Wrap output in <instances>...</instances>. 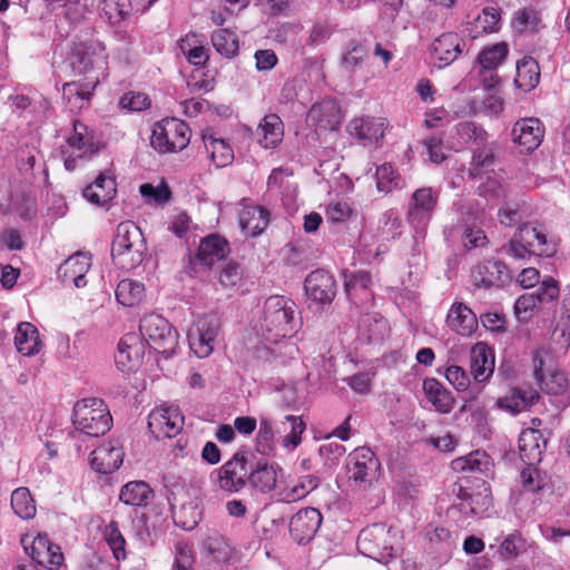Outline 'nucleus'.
Segmentation results:
<instances>
[{"label": "nucleus", "mask_w": 570, "mask_h": 570, "mask_svg": "<svg viewBox=\"0 0 570 570\" xmlns=\"http://www.w3.org/2000/svg\"><path fill=\"white\" fill-rule=\"evenodd\" d=\"M423 393L428 402L440 413H450L454 405V399L436 379L429 377L423 381Z\"/></svg>", "instance_id": "37"}, {"label": "nucleus", "mask_w": 570, "mask_h": 570, "mask_svg": "<svg viewBox=\"0 0 570 570\" xmlns=\"http://www.w3.org/2000/svg\"><path fill=\"white\" fill-rule=\"evenodd\" d=\"M540 399L537 389L532 386H517L512 387L504 396L495 400L498 409L510 413L518 414L528 411Z\"/></svg>", "instance_id": "22"}, {"label": "nucleus", "mask_w": 570, "mask_h": 570, "mask_svg": "<svg viewBox=\"0 0 570 570\" xmlns=\"http://www.w3.org/2000/svg\"><path fill=\"white\" fill-rule=\"evenodd\" d=\"M376 186L380 191L391 193L401 186V177L390 164L376 169Z\"/></svg>", "instance_id": "51"}, {"label": "nucleus", "mask_w": 570, "mask_h": 570, "mask_svg": "<svg viewBox=\"0 0 570 570\" xmlns=\"http://www.w3.org/2000/svg\"><path fill=\"white\" fill-rule=\"evenodd\" d=\"M544 127L538 118H523L512 128L513 141L521 147V153H531L537 149L543 139Z\"/></svg>", "instance_id": "21"}, {"label": "nucleus", "mask_w": 570, "mask_h": 570, "mask_svg": "<svg viewBox=\"0 0 570 570\" xmlns=\"http://www.w3.org/2000/svg\"><path fill=\"white\" fill-rule=\"evenodd\" d=\"M130 12V0H100L99 2L100 17L111 26H116L127 19Z\"/></svg>", "instance_id": "45"}, {"label": "nucleus", "mask_w": 570, "mask_h": 570, "mask_svg": "<svg viewBox=\"0 0 570 570\" xmlns=\"http://www.w3.org/2000/svg\"><path fill=\"white\" fill-rule=\"evenodd\" d=\"M323 521L322 513L315 508H304L289 520L291 537L298 544L309 542L317 533Z\"/></svg>", "instance_id": "15"}, {"label": "nucleus", "mask_w": 570, "mask_h": 570, "mask_svg": "<svg viewBox=\"0 0 570 570\" xmlns=\"http://www.w3.org/2000/svg\"><path fill=\"white\" fill-rule=\"evenodd\" d=\"M284 476V469L276 462L259 461L249 471V485L262 494L277 490L278 481Z\"/></svg>", "instance_id": "20"}, {"label": "nucleus", "mask_w": 570, "mask_h": 570, "mask_svg": "<svg viewBox=\"0 0 570 570\" xmlns=\"http://www.w3.org/2000/svg\"><path fill=\"white\" fill-rule=\"evenodd\" d=\"M445 377L449 383L459 392L466 391L470 385L468 373L458 365H451L445 371Z\"/></svg>", "instance_id": "63"}, {"label": "nucleus", "mask_w": 570, "mask_h": 570, "mask_svg": "<svg viewBox=\"0 0 570 570\" xmlns=\"http://www.w3.org/2000/svg\"><path fill=\"white\" fill-rule=\"evenodd\" d=\"M439 203V191L432 187H421L413 191L407 203L406 219L414 229L413 254L420 255L428 226Z\"/></svg>", "instance_id": "3"}, {"label": "nucleus", "mask_w": 570, "mask_h": 570, "mask_svg": "<svg viewBox=\"0 0 570 570\" xmlns=\"http://www.w3.org/2000/svg\"><path fill=\"white\" fill-rule=\"evenodd\" d=\"M396 532L384 523H374L364 528L356 541L358 551L379 562L387 563L397 552Z\"/></svg>", "instance_id": "4"}, {"label": "nucleus", "mask_w": 570, "mask_h": 570, "mask_svg": "<svg viewBox=\"0 0 570 570\" xmlns=\"http://www.w3.org/2000/svg\"><path fill=\"white\" fill-rule=\"evenodd\" d=\"M190 141L188 125L177 118H165L156 122L150 137L151 147L160 153L181 151Z\"/></svg>", "instance_id": "6"}, {"label": "nucleus", "mask_w": 570, "mask_h": 570, "mask_svg": "<svg viewBox=\"0 0 570 570\" xmlns=\"http://www.w3.org/2000/svg\"><path fill=\"white\" fill-rule=\"evenodd\" d=\"M218 331L219 320L215 315H204L190 327L189 346L198 357L204 358L212 354Z\"/></svg>", "instance_id": "10"}, {"label": "nucleus", "mask_w": 570, "mask_h": 570, "mask_svg": "<svg viewBox=\"0 0 570 570\" xmlns=\"http://www.w3.org/2000/svg\"><path fill=\"white\" fill-rule=\"evenodd\" d=\"M119 106L129 111H142L149 108L150 99L144 92L130 91L120 98Z\"/></svg>", "instance_id": "61"}, {"label": "nucleus", "mask_w": 570, "mask_h": 570, "mask_svg": "<svg viewBox=\"0 0 570 570\" xmlns=\"http://www.w3.org/2000/svg\"><path fill=\"white\" fill-rule=\"evenodd\" d=\"M371 282V275L364 271L345 274L346 294L355 304L366 305L373 299Z\"/></svg>", "instance_id": "35"}, {"label": "nucleus", "mask_w": 570, "mask_h": 570, "mask_svg": "<svg viewBox=\"0 0 570 570\" xmlns=\"http://www.w3.org/2000/svg\"><path fill=\"white\" fill-rule=\"evenodd\" d=\"M532 294L541 305L552 303L560 294L559 282L551 276H546Z\"/></svg>", "instance_id": "53"}, {"label": "nucleus", "mask_w": 570, "mask_h": 570, "mask_svg": "<svg viewBox=\"0 0 570 570\" xmlns=\"http://www.w3.org/2000/svg\"><path fill=\"white\" fill-rule=\"evenodd\" d=\"M295 315L296 305L287 297L275 295L265 301L259 320V335L272 354L293 356L296 347L286 340L296 333Z\"/></svg>", "instance_id": "1"}, {"label": "nucleus", "mask_w": 570, "mask_h": 570, "mask_svg": "<svg viewBox=\"0 0 570 570\" xmlns=\"http://www.w3.org/2000/svg\"><path fill=\"white\" fill-rule=\"evenodd\" d=\"M184 426V416L177 406L161 405L148 416V428L156 439L174 438Z\"/></svg>", "instance_id": "12"}, {"label": "nucleus", "mask_w": 570, "mask_h": 570, "mask_svg": "<svg viewBox=\"0 0 570 570\" xmlns=\"http://www.w3.org/2000/svg\"><path fill=\"white\" fill-rule=\"evenodd\" d=\"M494 163V147L487 144L473 153L470 175L476 177L481 170L489 168Z\"/></svg>", "instance_id": "54"}, {"label": "nucleus", "mask_w": 570, "mask_h": 570, "mask_svg": "<svg viewBox=\"0 0 570 570\" xmlns=\"http://www.w3.org/2000/svg\"><path fill=\"white\" fill-rule=\"evenodd\" d=\"M527 244L520 239L517 233H514L513 237L510 242L501 247V253L515 259V261H528L532 255H534Z\"/></svg>", "instance_id": "56"}, {"label": "nucleus", "mask_w": 570, "mask_h": 570, "mask_svg": "<svg viewBox=\"0 0 570 570\" xmlns=\"http://www.w3.org/2000/svg\"><path fill=\"white\" fill-rule=\"evenodd\" d=\"M145 252L146 243L140 228L130 220L120 223L111 245L114 263L125 271H131L141 264Z\"/></svg>", "instance_id": "2"}, {"label": "nucleus", "mask_w": 570, "mask_h": 570, "mask_svg": "<svg viewBox=\"0 0 570 570\" xmlns=\"http://www.w3.org/2000/svg\"><path fill=\"white\" fill-rule=\"evenodd\" d=\"M140 338L154 351L169 357L177 346V332L169 322L158 314H149L141 318Z\"/></svg>", "instance_id": "7"}, {"label": "nucleus", "mask_w": 570, "mask_h": 570, "mask_svg": "<svg viewBox=\"0 0 570 570\" xmlns=\"http://www.w3.org/2000/svg\"><path fill=\"white\" fill-rule=\"evenodd\" d=\"M320 485V479L313 474H305L295 481L288 482L276 492L277 500L284 503H294L306 498Z\"/></svg>", "instance_id": "33"}, {"label": "nucleus", "mask_w": 570, "mask_h": 570, "mask_svg": "<svg viewBox=\"0 0 570 570\" xmlns=\"http://www.w3.org/2000/svg\"><path fill=\"white\" fill-rule=\"evenodd\" d=\"M254 135L259 146L275 149L283 141L284 122L278 115L268 114L261 119Z\"/></svg>", "instance_id": "29"}, {"label": "nucleus", "mask_w": 570, "mask_h": 570, "mask_svg": "<svg viewBox=\"0 0 570 570\" xmlns=\"http://www.w3.org/2000/svg\"><path fill=\"white\" fill-rule=\"evenodd\" d=\"M534 255L550 257L557 252V244L548 236L546 228L538 223H525L517 232Z\"/></svg>", "instance_id": "18"}, {"label": "nucleus", "mask_w": 570, "mask_h": 570, "mask_svg": "<svg viewBox=\"0 0 570 570\" xmlns=\"http://www.w3.org/2000/svg\"><path fill=\"white\" fill-rule=\"evenodd\" d=\"M91 266L90 256L86 253L78 252L69 256L58 268V277L66 284H73L80 288L86 286L85 279Z\"/></svg>", "instance_id": "27"}, {"label": "nucleus", "mask_w": 570, "mask_h": 570, "mask_svg": "<svg viewBox=\"0 0 570 570\" xmlns=\"http://www.w3.org/2000/svg\"><path fill=\"white\" fill-rule=\"evenodd\" d=\"M17 351L24 356H32L40 352L42 342L37 327L29 322H21L14 334Z\"/></svg>", "instance_id": "39"}, {"label": "nucleus", "mask_w": 570, "mask_h": 570, "mask_svg": "<svg viewBox=\"0 0 570 570\" xmlns=\"http://www.w3.org/2000/svg\"><path fill=\"white\" fill-rule=\"evenodd\" d=\"M98 82V77H95L83 81H71L63 85L62 97L70 111H78L89 106Z\"/></svg>", "instance_id": "25"}, {"label": "nucleus", "mask_w": 570, "mask_h": 570, "mask_svg": "<svg viewBox=\"0 0 570 570\" xmlns=\"http://www.w3.org/2000/svg\"><path fill=\"white\" fill-rule=\"evenodd\" d=\"M116 191L115 179L106 174H100L83 189L82 196L94 205L105 206L115 197Z\"/></svg>", "instance_id": "36"}, {"label": "nucleus", "mask_w": 570, "mask_h": 570, "mask_svg": "<svg viewBox=\"0 0 570 570\" xmlns=\"http://www.w3.org/2000/svg\"><path fill=\"white\" fill-rule=\"evenodd\" d=\"M488 464V455L484 452L475 451L453 460L451 465L455 472H483Z\"/></svg>", "instance_id": "48"}, {"label": "nucleus", "mask_w": 570, "mask_h": 570, "mask_svg": "<svg viewBox=\"0 0 570 570\" xmlns=\"http://www.w3.org/2000/svg\"><path fill=\"white\" fill-rule=\"evenodd\" d=\"M194 554L190 544L179 541L175 547V559L171 570H191Z\"/></svg>", "instance_id": "60"}, {"label": "nucleus", "mask_w": 570, "mask_h": 570, "mask_svg": "<svg viewBox=\"0 0 570 570\" xmlns=\"http://www.w3.org/2000/svg\"><path fill=\"white\" fill-rule=\"evenodd\" d=\"M305 293L307 297L318 304L328 305L336 295V282L332 274L324 269H316L305 278Z\"/></svg>", "instance_id": "17"}, {"label": "nucleus", "mask_w": 570, "mask_h": 570, "mask_svg": "<svg viewBox=\"0 0 570 570\" xmlns=\"http://www.w3.org/2000/svg\"><path fill=\"white\" fill-rule=\"evenodd\" d=\"M229 253L228 242L218 236L209 235L202 239L197 258L206 266H212L216 262L224 259Z\"/></svg>", "instance_id": "38"}, {"label": "nucleus", "mask_w": 570, "mask_h": 570, "mask_svg": "<svg viewBox=\"0 0 570 570\" xmlns=\"http://www.w3.org/2000/svg\"><path fill=\"white\" fill-rule=\"evenodd\" d=\"M124 455L120 443L117 440H109L92 451L90 464L98 473H111L119 469Z\"/></svg>", "instance_id": "23"}, {"label": "nucleus", "mask_w": 570, "mask_h": 570, "mask_svg": "<svg viewBox=\"0 0 570 570\" xmlns=\"http://www.w3.org/2000/svg\"><path fill=\"white\" fill-rule=\"evenodd\" d=\"M458 497L461 500L460 510L472 515H482L492 505L491 490L484 481L481 482L475 493H471L460 485Z\"/></svg>", "instance_id": "32"}, {"label": "nucleus", "mask_w": 570, "mask_h": 570, "mask_svg": "<svg viewBox=\"0 0 570 570\" xmlns=\"http://www.w3.org/2000/svg\"><path fill=\"white\" fill-rule=\"evenodd\" d=\"M218 488L228 493L242 491L249 483L247 458L244 452H236L232 459L217 470Z\"/></svg>", "instance_id": "11"}, {"label": "nucleus", "mask_w": 570, "mask_h": 570, "mask_svg": "<svg viewBox=\"0 0 570 570\" xmlns=\"http://www.w3.org/2000/svg\"><path fill=\"white\" fill-rule=\"evenodd\" d=\"M353 215V208L347 202H331L326 206V219L332 224L345 223Z\"/></svg>", "instance_id": "59"}, {"label": "nucleus", "mask_w": 570, "mask_h": 570, "mask_svg": "<svg viewBox=\"0 0 570 570\" xmlns=\"http://www.w3.org/2000/svg\"><path fill=\"white\" fill-rule=\"evenodd\" d=\"M115 295L119 304L131 307L142 301L145 286L138 281L126 278L118 283Z\"/></svg>", "instance_id": "44"}, {"label": "nucleus", "mask_w": 570, "mask_h": 570, "mask_svg": "<svg viewBox=\"0 0 570 570\" xmlns=\"http://www.w3.org/2000/svg\"><path fill=\"white\" fill-rule=\"evenodd\" d=\"M508 46L503 42L495 43L490 48L483 49L479 53V63L484 70L492 71L505 59Z\"/></svg>", "instance_id": "50"}, {"label": "nucleus", "mask_w": 570, "mask_h": 570, "mask_svg": "<svg viewBox=\"0 0 570 570\" xmlns=\"http://www.w3.org/2000/svg\"><path fill=\"white\" fill-rule=\"evenodd\" d=\"M541 304L532 293H527L515 301L514 312L520 321H528L540 308Z\"/></svg>", "instance_id": "58"}, {"label": "nucleus", "mask_w": 570, "mask_h": 570, "mask_svg": "<svg viewBox=\"0 0 570 570\" xmlns=\"http://www.w3.org/2000/svg\"><path fill=\"white\" fill-rule=\"evenodd\" d=\"M307 121L325 130H335L341 121L340 109L333 100L316 102L307 114Z\"/></svg>", "instance_id": "34"}, {"label": "nucleus", "mask_w": 570, "mask_h": 570, "mask_svg": "<svg viewBox=\"0 0 570 570\" xmlns=\"http://www.w3.org/2000/svg\"><path fill=\"white\" fill-rule=\"evenodd\" d=\"M465 47L464 40L455 32H444L431 45L433 63L439 69L445 68L454 62Z\"/></svg>", "instance_id": "16"}, {"label": "nucleus", "mask_w": 570, "mask_h": 570, "mask_svg": "<svg viewBox=\"0 0 570 570\" xmlns=\"http://www.w3.org/2000/svg\"><path fill=\"white\" fill-rule=\"evenodd\" d=\"M285 421L289 425V432L283 436V446L287 450H294L301 444L306 425L302 417L295 415H286Z\"/></svg>", "instance_id": "52"}, {"label": "nucleus", "mask_w": 570, "mask_h": 570, "mask_svg": "<svg viewBox=\"0 0 570 570\" xmlns=\"http://www.w3.org/2000/svg\"><path fill=\"white\" fill-rule=\"evenodd\" d=\"M145 345L140 336L135 333L124 335L118 343L115 355L116 366L125 374L135 372L144 357Z\"/></svg>", "instance_id": "14"}, {"label": "nucleus", "mask_w": 570, "mask_h": 570, "mask_svg": "<svg viewBox=\"0 0 570 570\" xmlns=\"http://www.w3.org/2000/svg\"><path fill=\"white\" fill-rule=\"evenodd\" d=\"M94 131L83 122L75 120L72 134L61 146V155L67 170H73L78 163L98 151Z\"/></svg>", "instance_id": "8"}, {"label": "nucleus", "mask_w": 570, "mask_h": 570, "mask_svg": "<svg viewBox=\"0 0 570 570\" xmlns=\"http://www.w3.org/2000/svg\"><path fill=\"white\" fill-rule=\"evenodd\" d=\"M525 550V541L517 531L508 534L500 544L499 553L502 558H517Z\"/></svg>", "instance_id": "55"}, {"label": "nucleus", "mask_w": 570, "mask_h": 570, "mask_svg": "<svg viewBox=\"0 0 570 570\" xmlns=\"http://www.w3.org/2000/svg\"><path fill=\"white\" fill-rule=\"evenodd\" d=\"M257 448L263 454H271L274 450V433L272 422L268 419H261L257 433Z\"/></svg>", "instance_id": "57"}, {"label": "nucleus", "mask_w": 570, "mask_h": 570, "mask_svg": "<svg viewBox=\"0 0 570 570\" xmlns=\"http://www.w3.org/2000/svg\"><path fill=\"white\" fill-rule=\"evenodd\" d=\"M446 325L461 336H471L478 330V318L470 307L455 302L448 312Z\"/></svg>", "instance_id": "31"}, {"label": "nucleus", "mask_w": 570, "mask_h": 570, "mask_svg": "<svg viewBox=\"0 0 570 570\" xmlns=\"http://www.w3.org/2000/svg\"><path fill=\"white\" fill-rule=\"evenodd\" d=\"M347 130L364 146H372L383 138L385 121L382 118L370 116L355 117L350 121Z\"/></svg>", "instance_id": "26"}, {"label": "nucleus", "mask_w": 570, "mask_h": 570, "mask_svg": "<svg viewBox=\"0 0 570 570\" xmlns=\"http://www.w3.org/2000/svg\"><path fill=\"white\" fill-rule=\"evenodd\" d=\"M112 417L105 402L98 397L83 399L73 409V424L86 435H104L111 428Z\"/></svg>", "instance_id": "5"}, {"label": "nucleus", "mask_w": 570, "mask_h": 570, "mask_svg": "<svg viewBox=\"0 0 570 570\" xmlns=\"http://www.w3.org/2000/svg\"><path fill=\"white\" fill-rule=\"evenodd\" d=\"M346 469L353 485L358 490H366L379 480L381 463L370 448L362 446L350 453Z\"/></svg>", "instance_id": "9"}, {"label": "nucleus", "mask_w": 570, "mask_h": 570, "mask_svg": "<svg viewBox=\"0 0 570 570\" xmlns=\"http://www.w3.org/2000/svg\"><path fill=\"white\" fill-rule=\"evenodd\" d=\"M380 224L383 233L392 238L401 234L402 222L394 210L383 213L380 218Z\"/></svg>", "instance_id": "64"}, {"label": "nucleus", "mask_w": 570, "mask_h": 570, "mask_svg": "<svg viewBox=\"0 0 570 570\" xmlns=\"http://www.w3.org/2000/svg\"><path fill=\"white\" fill-rule=\"evenodd\" d=\"M546 440L534 428L524 429L519 436V453L521 460L529 466L541 462Z\"/></svg>", "instance_id": "30"}, {"label": "nucleus", "mask_w": 570, "mask_h": 570, "mask_svg": "<svg viewBox=\"0 0 570 570\" xmlns=\"http://www.w3.org/2000/svg\"><path fill=\"white\" fill-rule=\"evenodd\" d=\"M203 141L209 159L217 168L232 164L234 153L227 141L210 131L203 134Z\"/></svg>", "instance_id": "40"}, {"label": "nucleus", "mask_w": 570, "mask_h": 570, "mask_svg": "<svg viewBox=\"0 0 570 570\" xmlns=\"http://www.w3.org/2000/svg\"><path fill=\"white\" fill-rule=\"evenodd\" d=\"M26 552L39 566L55 570L58 569L63 562V554L60 548L51 543L46 534L36 535L30 546H27L26 540L22 541Z\"/></svg>", "instance_id": "19"}, {"label": "nucleus", "mask_w": 570, "mask_h": 570, "mask_svg": "<svg viewBox=\"0 0 570 570\" xmlns=\"http://www.w3.org/2000/svg\"><path fill=\"white\" fill-rule=\"evenodd\" d=\"M456 132L464 142L474 141L483 144L487 139V132L470 121L459 124L456 126Z\"/></svg>", "instance_id": "62"}, {"label": "nucleus", "mask_w": 570, "mask_h": 570, "mask_svg": "<svg viewBox=\"0 0 570 570\" xmlns=\"http://www.w3.org/2000/svg\"><path fill=\"white\" fill-rule=\"evenodd\" d=\"M104 538L117 560L126 559V541L116 521H110L104 529Z\"/></svg>", "instance_id": "49"}, {"label": "nucleus", "mask_w": 570, "mask_h": 570, "mask_svg": "<svg viewBox=\"0 0 570 570\" xmlns=\"http://www.w3.org/2000/svg\"><path fill=\"white\" fill-rule=\"evenodd\" d=\"M155 493L145 481L127 482L120 490L119 500L126 505L146 507Z\"/></svg>", "instance_id": "42"}, {"label": "nucleus", "mask_w": 570, "mask_h": 570, "mask_svg": "<svg viewBox=\"0 0 570 570\" xmlns=\"http://www.w3.org/2000/svg\"><path fill=\"white\" fill-rule=\"evenodd\" d=\"M495 358L493 350L484 342L471 348V374L476 383L487 382L494 372Z\"/></svg>", "instance_id": "28"}, {"label": "nucleus", "mask_w": 570, "mask_h": 570, "mask_svg": "<svg viewBox=\"0 0 570 570\" xmlns=\"http://www.w3.org/2000/svg\"><path fill=\"white\" fill-rule=\"evenodd\" d=\"M268 224V213L259 206L244 205L239 212V226L247 236L261 234Z\"/></svg>", "instance_id": "41"}, {"label": "nucleus", "mask_w": 570, "mask_h": 570, "mask_svg": "<svg viewBox=\"0 0 570 570\" xmlns=\"http://www.w3.org/2000/svg\"><path fill=\"white\" fill-rule=\"evenodd\" d=\"M108 53L106 47L100 41H90L79 43L75 47L71 58L73 70L79 73L88 72L92 69H105L107 66Z\"/></svg>", "instance_id": "13"}, {"label": "nucleus", "mask_w": 570, "mask_h": 570, "mask_svg": "<svg viewBox=\"0 0 570 570\" xmlns=\"http://www.w3.org/2000/svg\"><path fill=\"white\" fill-rule=\"evenodd\" d=\"M540 80L539 65L532 58H524L517 63L514 83L518 88L530 91L537 87Z\"/></svg>", "instance_id": "43"}, {"label": "nucleus", "mask_w": 570, "mask_h": 570, "mask_svg": "<svg viewBox=\"0 0 570 570\" xmlns=\"http://www.w3.org/2000/svg\"><path fill=\"white\" fill-rule=\"evenodd\" d=\"M212 43L215 50L226 58L236 56L239 49L238 38L230 29L214 31L212 33Z\"/></svg>", "instance_id": "47"}, {"label": "nucleus", "mask_w": 570, "mask_h": 570, "mask_svg": "<svg viewBox=\"0 0 570 570\" xmlns=\"http://www.w3.org/2000/svg\"><path fill=\"white\" fill-rule=\"evenodd\" d=\"M472 279L478 287H500L511 279V274L504 263L489 259L474 267Z\"/></svg>", "instance_id": "24"}, {"label": "nucleus", "mask_w": 570, "mask_h": 570, "mask_svg": "<svg viewBox=\"0 0 570 570\" xmlns=\"http://www.w3.org/2000/svg\"><path fill=\"white\" fill-rule=\"evenodd\" d=\"M11 508L23 520L32 519L36 515L37 508L29 489L22 487L12 492Z\"/></svg>", "instance_id": "46"}]
</instances>
